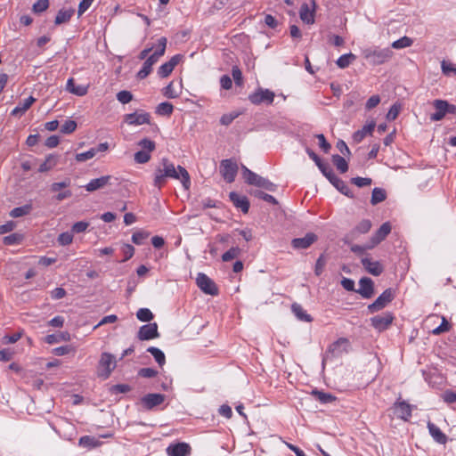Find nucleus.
<instances>
[{"mask_svg":"<svg viewBox=\"0 0 456 456\" xmlns=\"http://www.w3.org/2000/svg\"><path fill=\"white\" fill-rule=\"evenodd\" d=\"M220 173L227 183H232L238 173L237 163L230 159L222 160Z\"/></svg>","mask_w":456,"mask_h":456,"instance_id":"39448f33","label":"nucleus"},{"mask_svg":"<svg viewBox=\"0 0 456 456\" xmlns=\"http://www.w3.org/2000/svg\"><path fill=\"white\" fill-rule=\"evenodd\" d=\"M361 263L365 270L374 276L380 275L384 271L383 266L379 261H372L370 258L363 257Z\"/></svg>","mask_w":456,"mask_h":456,"instance_id":"412c9836","label":"nucleus"},{"mask_svg":"<svg viewBox=\"0 0 456 456\" xmlns=\"http://www.w3.org/2000/svg\"><path fill=\"white\" fill-rule=\"evenodd\" d=\"M450 330V324L447 322L445 317H442V323L436 329L433 330L432 333L434 335H440L444 332H446Z\"/></svg>","mask_w":456,"mask_h":456,"instance_id":"680f3d73","label":"nucleus"},{"mask_svg":"<svg viewBox=\"0 0 456 456\" xmlns=\"http://www.w3.org/2000/svg\"><path fill=\"white\" fill-rule=\"evenodd\" d=\"M31 210H32V206L30 204H26L21 207L14 208L10 212V216H12L13 218L21 217V216L28 215L31 212Z\"/></svg>","mask_w":456,"mask_h":456,"instance_id":"e433bc0d","label":"nucleus"},{"mask_svg":"<svg viewBox=\"0 0 456 456\" xmlns=\"http://www.w3.org/2000/svg\"><path fill=\"white\" fill-rule=\"evenodd\" d=\"M174 110V106L167 102H161L158 105L156 113L161 116H169Z\"/></svg>","mask_w":456,"mask_h":456,"instance_id":"79ce46f5","label":"nucleus"},{"mask_svg":"<svg viewBox=\"0 0 456 456\" xmlns=\"http://www.w3.org/2000/svg\"><path fill=\"white\" fill-rule=\"evenodd\" d=\"M338 191H339L342 194L349 197L354 198V194L352 193L350 188L347 186V184L340 179L338 176L332 181L331 183Z\"/></svg>","mask_w":456,"mask_h":456,"instance_id":"2f4dec72","label":"nucleus"},{"mask_svg":"<svg viewBox=\"0 0 456 456\" xmlns=\"http://www.w3.org/2000/svg\"><path fill=\"white\" fill-rule=\"evenodd\" d=\"M395 297V291L392 288L387 289L378 298L368 305L370 314L376 313L385 308Z\"/></svg>","mask_w":456,"mask_h":456,"instance_id":"20e7f679","label":"nucleus"},{"mask_svg":"<svg viewBox=\"0 0 456 456\" xmlns=\"http://www.w3.org/2000/svg\"><path fill=\"white\" fill-rule=\"evenodd\" d=\"M49 6V0H37L32 7L35 13H40L45 11Z\"/></svg>","mask_w":456,"mask_h":456,"instance_id":"4d7b16f0","label":"nucleus"},{"mask_svg":"<svg viewBox=\"0 0 456 456\" xmlns=\"http://www.w3.org/2000/svg\"><path fill=\"white\" fill-rule=\"evenodd\" d=\"M375 126L376 123L374 121H371L370 123L365 125L361 130H358L354 134V141L356 142H360L367 134H371Z\"/></svg>","mask_w":456,"mask_h":456,"instance_id":"bb28decb","label":"nucleus"},{"mask_svg":"<svg viewBox=\"0 0 456 456\" xmlns=\"http://www.w3.org/2000/svg\"><path fill=\"white\" fill-rule=\"evenodd\" d=\"M241 169H242V176H243V179L245 180V182L248 184L255 185V186L257 187V185L259 184V181L262 178V176H260L259 175H257V174L254 173L253 171L249 170L244 165L241 166Z\"/></svg>","mask_w":456,"mask_h":456,"instance_id":"a878e982","label":"nucleus"},{"mask_svg":"<svg viewBox=\"0 0 456 456\" xmlns=\"http://www.w3.org/2000/svg\"><path fill=\"white\" fill-rule=\"evenodd\" d=\"M117 366L115 356L110 353L104 352L101 354L98 366V377L107 379Z\"/></svg>","mask_w":456,"mask_h":456,"instance_id":"f03ea898","label":"nucleus"},{"mask_svg":"<svg viewBox=\"0 0 456 456\" xmlns=\"http://www.w3.org/2000/svg\"><path fill=\"white\" fill-rule=\"evenodd\" d=\"M240 253V249L238 247L231 248L228 251L223 254L222 260L224 262L231 261L236 258Z\"/></svg>","mask_w":456,"mask_h":456,"instance_id":"09e8293b","label":"nucleus"},{"mask_svg":"<svg viewBox=\"0 0 456 456\" xmlns=\"http://www.w3.org/2000/svg\"><path fill=\"white\" fill-rule=\"evenodd\" d=\"M117 99L123 104H126L133 100V94L131 92L123 90L117 94Z\"/></svg>","mask_w":456,"mask_h":456,"instance_id":"6e6d98bb","label":"nucleus"},{"mask_svg":"<svg viewBox=\"0 0 456 456\" xmlns=\"http://www.w3.org/2000/svg\"><path fill=\"white\" fill-rule=\"evenodd\" d=\"M22 236L18 233H12L4 238V242L5 245H14L18 244L21 241Z\"/></svg>","mask_w":456,"mask_h":456,"instance_id":"bf43d9fd","label":"nucleus"},{"mask_svg":"<svg viewBox=\"0 0 456 456\" xmlns=\"http://www.w3.org/2000/svg\"><path fill=\"white\" fill-rule=\"evenodd\" d=\"M73 14H74L73 9H68V10L61 9L55 17L54 23L56 25H61L62 23H66L71 19Z\"/></svg>","mask_w":456,"mask_h":456,"instance_id":"7c9ffc66","label":"nucleus"},{"mask_svg":"<svg viewBox=\"0 0 456 456\" xmlns=\"http://www.w3.org/2000/svg\"><path fill=\"white\" fill-rule=\"evenodd\" d=\"M58 162V156L53 154H49L45 161L40 165L38 171L41 173L47 172L53 168Z\"/></svg>","mask_w":456,"mask_h":456,"instance_id":"c756f323","label":"nucleus"},{"mask_svg":"<svg viewBox=\"0 0 456 456\" xmlns=\"http://www.w3.org/2000/svg\"><path fill=\"white\" fill-rule=\"evenodd\" d=\"M77 128V123L74 120H66L61 127V132L63 134H70Z\"/></svg>","mask_w":456,"mask_h":456,"instance_id":"e2e57ef3","label":"nucleus"},{"mask_svg":"<svg viewBox=\"0 0 456 456\" xmlns=\"http://www.w3.org/2000/svg\"><path fill=\"white\" fill-rule=\"evenodd\" d=\"M364 298H370L374 295V282L369 277H363L359 281V289L355 290Z\"/></svg>","mask_w":456,"mask_h":456,"instance_id":"dca6fc26","label":"nucleus"},{"mask_svg":"<svg viewBox=\"0 0 456 456\" xmlns=\"http://www.w3.org/2000/svg\"><path fill=\"white\" fill-rule=\"evenodd\" d=\"M138 375L142 378H154L158 375V370L153 368H142L139 370Z\"/></svg>","mask_w":456,"mask_h":456,"instance_id":"69168bd1","label":"nucleus"},{"mask_svg":"<svg viewBox=\"0 0 456 456\" xmlns=\"http://www.w3.org/2000/svg\"><path fill=\"white\" fill-rule=\"evenodd\" d=\"M413 40L406 36L401 37L400 39L393 42L392 47L395 49H402L405 47H409L412 45Z\"/></svg>","mask_w":456,"mask_h":456,"instance_id":"c03bdc74","label":"nucleus"},{"mask_svg":"<svg viewBox=\"0 0 456 456\" xmlns=\"http://www.w3.org/2000/svg\"><path fill=\"white\" fill-rule=\"evenodd\" d=\"M347 345L348 340L346 338H338L337 341H335L329 346L323 358V362H325L330 357H336L341 355L344 352L346 351V347L347 346Z\"/></svg>","mask_w":456,"mask_h":456,"instance_id":"9d476101","label":"nucleus"},{"mask_svg":"<svg viewBox=\"0 0 456 456\" xmlns=\"http://www.w3.org/2000/svg\"><path fill=\"white\" fill-rule=\"evenodd\" d=\"M401 107L399 103L393 104L387 114V119L390 121L395 120L400 113Z\"/></svg>","mask_w":456,"mask_h":456,"instance_id":"5fc2aeb1","label":"nucleus"},{"mask_svg":"<svg viewBox=\"0 0 456 456\" xmlns=\"http://www.w3.org/2000/svg\"><path fill=\"white\" fill-rule=\"evenodd\" d=\"M71 183L69 178H66L61 182L53 183L50 186V191L52 192H60L62 189L68 188Z\"/></svg>","mask_w":456,"mask_h":456,"instance_id":"a18cd8bd","label":"nucleus"},{"mask_svg":"<svg viewBox=\"0 0 456 456\" xmlns=\"http://www.w3.org/2000/svg\"><path fill=\"white\" fill-rule=\"evenodd\" d=\"M197 286L206 294L216 296L218 294V288L216 283L205 273H199L196 278Z\"/></svg>","mask_w":456,"mask_h":456,"instance_id":"423d86ee","label":"nucleus"},{"mask_svg":"<svg viewBox=\"0 0 456 456\" xmlns=\"http://www.w3.org/2000/svg\"><path fill=\"white\" fill-rule=\"evenodd\" d=\"M387 199V192L382 188H374L371 193L370 203L375 206Z\"/></svg>","mask_w":456,"mask_h":456,"instance_id":"72a5a7b5","label":"nucleus"},{"mask_svg":"<svg viewBox=\"0 0 456 456\" xmlns=\"http://www.w3.org/2000/svg\"><path fill=\"white\" fill-rule=\"evenodd\" d=\"M36 99L32 96L28 97L23 101L22 103H20L15 109L12 110V115L23 114L26 110H28Z\"/></svg>","mask_w":456,"mask_h":456,"instance_id":"f704fd0d","label":"nucleus"},{"mask_svg":"<svg viewBox=\"0 0 456 456\" xmlns=\"http://www.w3.org/2000/svg\"><path fill=\"white\" fill-rule=\"evenodd\" d=\"M433 106L436 109V112L430 116V119L432 121H440L446 114H450L451 103L445 100H435L433 102Z\"/></svg>","mask_w":456,"mask_h":456,"instance_id":"6e6552de","label":"nucleus"},{"mask_svg":"<svg viewBox=\"0 0 456 456\" xmlns=\"http://www.w3.org/2000/svg\"><path fill=\"white\" fill-rule=\"evenodd\" d=\"M122 252L124 254V258L119 262H126L134 256V248L130 244H124L122 247Z\"/></svg>","mask_w":456,"mask_h":456,"instance_id":"13d9d810","label":"nucleus"},{"mask_svg":"<svg viewBox=\"0 0 456 456\" xmlns=\"http://www.w3.org/2000/svg\"><path fill=\"white\" fill-rule=\"evenodd\" d=\"M150 233L144 231L134 232L132 235V241L136 245H141L149 237Z\"/></svg>","mask_w":456,"mask_h":456,"instance_id":"3c124183","label":"nucleus"},{"mask_svg":"<svg viewBox=\"0 0 456 456\" xmlns=\"http://www.w3.org/2000/svg\"><path fill=\"white\" fill-rule=\"evenodd\" d=\"M363 57L372 65H380L388 61L393 52L388 49H365L362 52Z\"/></svg>","mask_w":456,"mask_h":456,"instance_id":"7ed1b4c3","label":"nucleus"},{"mask_svg":"<svg viewBox=\"0 0 456 456\" xmlns=\"http://www.w3.org/2000/svg\"><path fill=\"white\" fill-rule=\"evenodd\" d=\"M136 317L141 322H151L153 319V314L148 308H140L136 313Z\"/></svg>","mask_w":456,"mask_h":456,"instance_id":"49530a36","label":"nucleus"},{"mask_svg":"<svg viewBox=\"0 0 456 456\" xmlns=\"http://www.w3.org/2000/svg\"><path fill=\"white\" fill-rule=\"evenodd\" d=\"M131 391V387L126 384H117L110 387V393L111 395L125 394Z\"/></svg>","mask_w":456,"mask_h":456,"instance_id":"de8ad7c7","label":"nucleus"},{"mask_svg":"<svg viewBox=\"0 0 456 456\" xmlns=\"http://www.w3.org/2000/svg\"><path fill=\"white\" fill-rule=\"evenodd\" d=\"M147 352H149L150 354H152V356L154 357L155 361L159 365V367H162L165 364L166 356L160 349L154 347V346H150L147 349Z\"/></svg>","mask_w":456,"mask_h":456,"instance_id":"58836bf2","label":"nucleus"},{"mask_svg":"<svg viewBox=\"0 0 456 456\" xmlns=\"http://www.w3.org/2000/svg\"><path fill=\"white\" fill-rule=\"evenodd\" d=\"M159 61V59L153 54L150 55L145 61L142 69L138 71L136 77L139 79H144L151 72L152 66Z\"/></svg>","mask_w":456,"mask_h":456,"instance_id":"5701e85b","label":"nucleus"},{"mask_svg":"<svg viewBox=\"0 0 456 456\" xmlns=\"http://www.w3.org/2000/svg\"><path fill=\"white\" fill-rule=\"evenodd\" d=\"M428 428L430 436L433 437V439L436 443L441 444H446L447 436L440 430V428L438 427H436L431 421H428Z\"/></svg>","mask_w":456,"mask_h":456,"instance_id":"b1692460","label":"nucleus"},{"mask_svg":"<svg viewBox=\"0 0 456 456\" xmlns=\"http://www.w3.org/2000/svg\"><path fill=\"white\" fill-rule=\"evenodd\" d=\"M371 225L372 224H371L370 220L363 219L352 231V234H354V233H362V234L367 233L370 230Z\"/></svg>","mask_w":456,"mask_h":456,"instance_id":"ea45409f","label":"nucleus"},{"mask_svg":"<svg viewBox=\"0 0 456 456\" xmlns=\"http://www.w3.org/2000/svg\"><path fill=\"white\" fill-rule=\"evenodd\" d=\"M332 163L341 174H344L348 170V164L346 160L338 154L332 156Z\"/></svg>","mask_w":456,"mask_h":456,"instance_id":"473e14b6","label":"nucleus"},{"mask_svg":"<svg viewBox=\"0 0 456 456\" xmlns=\"http://www.w3.org/2000/svg\"><path fill=\"white\" fill-rule=\"evenodd\" d=\"M150 114L147 112L142 113H129L125 115V121L129 125H142L150 123Z\"/></svg>","mask_w":456,"mask_h":456,"instance_id":"aec40b11","label":"nucleus"},{"mask_svg":"<svg viewBox=\"0 0 456 456\" xmlns=\"http://www.w3.org/2000/svg\"><path fill=\"white\" fill-rule=\"evenodd\" d=\"M274 93L268 89H258L248 96L249 101L256 105L265 102L271 104L274 99Z\"/></svg>","mask_w":456,"mask_h":456,"instance_id":"0eeeda50","label":"nucleus"},{"mask_svg":"<svg viewBox=\"0 0 456 456\" xmlns=\"http://www.w3.org/2000/svg\"><path fill=\"white\" fill-rule=\"evenodd\" d=\"M159 337L156 322L142 325L137 333L139 340H150Z\"/></svg>","mask_w":456,"mask_h":456,"instance_id":"9b49d317","label":"nucleus"},{"mask_svg":"<svg viewBox=\"0 0 456 456\" xmlns=\"http://www.w3.org/2000/svg\"><path fill=\"white\" fill-rule=\"evenodd\" d=\"M95 156L94 151L91 148L89 151L82 153H77L75 157L77 162H84L93 159Z\"/></svg>","mask_w":456,"mask_h":456,"instance_id":"052dcab7","label":"nucleus"},{"mask_svg":"<svg viewBox=\"0 0 456 456\" xmlns=\"http://www.w3.org/2000/svg\"><path fill=\"white\" fill-rule=\"evenodd\" d=\"M393 320V314L387 312L381 315H376L370 318V323L377 330L383 331L388 329V327L392 324Z\"/></svg>","mask_w":456,"mask_h":456,"instance_id":"1a4fd4ad","label":"nucleus"},{"mask_svg":"<svg viewBox=\"0 0 456 456\" xmlns=\"http://www.w3.org/2000/svg\"><path fill=\"white\" fill-rule=\"evenodd\" d=\"M259 188H263L269 191H275L277 186L273 183L270 182L266 178L262 177L259 181V184L257 185Z\"/></svg>","mask_w":456,"mask_h":456,"instance_id":"338daca9","label":"nucleus"},{"mask_svg":"<svg viewBox=\"0 0 456 456\" xmlns=\"http://www.w3.org/2000/svg\"><path fill=\"white\" fill-rule=\"evenodd\" d=\"M249 193L252 196H254L256 198H258V199H261V200H265V201H266L268 203H271L273 205H277L278 204V201H277V200L274 197H273L270 194H267V193L264 192L261 190H258V189L251 190L249 191Z\"/></svg>","mask_w":456,"mask_h":456,"instance_id":"c9c22d12","label":"nucleus"},{"mask_svg":"<svg viewBox=\"0 0 456 456\" xmlns=\"http://www.w3.org/2000/svg\"><path fill=\"white\" fill-rule=\"evenodd\" d=\"M165 401V395L162 394H148L142 397L141 403L145 410H151L160 405Z\"/></svg>","mask_w":456,"mask_h":456,"instance_id":"2eb2a0df","label":"nucleus"},{"mask_svg":"<svg viewBox=\"0 0 456 456\" xmlns=\"http://www.w3.org/2000/svg\"><path fill=\"white\" fill-rule=\"evenodd\" d=\"M311 7L308 4L304 3L300 6L299 10V17L301 20L306 24H314V13H315V0H310Z\"/></svg>","mask_w":456,"mask_h":456,"instance_id":"ddd939ff","label":"nucleus"},{"mask_svg":"<svg viewBox=\"0 0 456 456\" xmlns=\"http://www.w3.org/2000/svg\"><path fill=\"white\" fill-rule=\"evenodd\" d=\"M241 169H242V176H243V179L245 180V182L248 184L255 185V186L257 187V185L259 184V181L262 178V176H260L259 175H257V174L254 173L253 171L249 170L244 165L241 166Z\"/></svg>","mask_w":456,"mask_h":456,"instance_id":"393cba45","label":"nucleus"},{"mask_svg":"<svg viewBox=\"0 0 456 456\" xmlns=\"http://www.w3.org/2000/svg\"><path fill=\"white\" fill-rule=\"evenodd\" d=\"M73 240V235L70 232H62L58 237V242L62 245H69Z\"/></svg>","mask_w":456,"mask_h":456,"instance_id":"774afa93","label":"nucleus"},{"mask_svg":"<svg viewBox=\"0 0 456 456\" xmlns=\"http://www.w3.org/2000/svg\"><path fill=\"white\" fill-rule=\"evenodd\" d=\"M442 71L445 76H456V65L446 61L441 62Z\"/></svg>","mask_w":456,"mask_h":456,"instance_id":"37998d69","label":"nucleus"},{"mask_svg":"<svg viewBox=\"0 0 456 456\" xmlns=\"http://www.w3.org/2000/svg\"><path fill=\"white\" fill-rule=\"evenodd\" d=\"M70 335L68 331H60L56 334L47 335L45 341L48 344H56L61 341H69Z\"/></svg>","mask_w":456,"mask_h":456,"instance_id":"cd10ccee","label":"nucleus"},{"mask_svg":"<svg viewBox=\"0 0 456 456\" xmlns=\"http://www.w3.org/2000/svg\"><path fill=\"white\" fill-rule=\"evenodd\" d=\"M162 167L156 169L154 185L160 189L167 182V178L180 179L185 190L191 186V178L188 171L182 166L175 167L167 159L161 160Z\"/></svg>","mask_w":456,"mask_h":456,"instance_id":"f257e3e1","label":"nucleus"},{"mask_svg":"<svg viewBox=\"0 0 456 456\" xmlns=\"http://www.w3.org/2000/svg\"><path fill=\"white\" fill-rule=\"evenodd\" d=\"M312 395L322 403H329L336 400V397L331 394L324 393L317 389L313 390Z\"/></svg>","mask_w":456,"mask_h":456,"instance_id":"4c0bfd02","label":"nucleus"},{"mask_svg":"<svg viewBox=\"0 0 456 456\" xmlns=\"http://www.w3.org/2000/svg\"><path fill=\"white\" fill-rule=\"evenodd\" d=\"M167 38L162 37L158 41V49L152 53L158 59H159L162 55H164L166 47H167Z\"/></svg>","mask_w":456,"mask_h":456,"instance_id":"603ef678","label":"nucleus"},{"mask_svg":"<svg viewBox=\"0 0 456 456\" xmlns=\"http://www.w3.org/2000/svg\"><path fill=\"white\" fill-rule=\"evenodd\" d=\"M151 159V153L145 151H139L134 154V161L138 164H145Z\"/></svg>","mask_w":456,"mask_h":456,"instance_id":"864d4df0","label":"nucleus"},{"mask_svg":"<svg viewBox=\"0 0 456 456\" xmlns=\"http://www.w3.org/2000/svg\"><path fill=\"white\" fill-rule=\"evenodd\" d=\"M166 451L168 456H188L191 449L187 443H176L171 444Z\"/></svg>","mask_w":456,"mask_h":456,"instance_id":"f3484780","label":"nucleus"},{"mask_svg":"<svg viewBox=\"0 0 456 456\" xmlns=\"http://www.w3.org/2000/svg\"><path fill=\"white\" fill-rule=\"evenodd\" d=\"M229 198L233 205L237 208H240L244 214L248 212L249 201L246 196H241L235 191H232L229 194Z\"/></svg>","mask_w":456,"mask_h":456,"instance_id":"4be33fe9","label":"nucleus"},{"mask_svg":"<svg viewBox=\"0 0 456 456\" xmlns=\"http://www.w3.org/2000/svg\"><path fill=\"white\" fill-rule=\"evenodd\" d=\"M112 180L111 175H103L99 178L91 180L86 186V190L89 192L104 188L106 185L110 184Z\"/></svg>","mask_w":456,"mask_h":456,"instance_id":"6ab92c4d","label":"nucleus"},{"mask_svg":"<svg viewBox=\"0 0 456 456\" xmlns=\"http://www.w3.org/2000/svg\"><path fill=\"white\" fill-rule=\"evenodd\" d=\"M391 232V224L388 222L384 223L378 231L371 236L370 240V244L367 245L368 248H372L378 244H379L382 240L386 239V237Z\"/></svg>","mask_w":456,"mask_h":456,"instance_id":"f8f14e48","label":"nucleus"},{"mask_svg":"<svg viewBox=\"0 0 456 456\" xmlns=\"http://www.w3.org/2000/svg\"><path fill=\"white\" fill-rule=\"evenodd\" d=\"M291 310L298 320L306 322H310L313 321V318L311 317V315L305 313V311L303 309L301 305H299L297 303L292 304Z\"/></svg>","mask_w":456,"mask_h":456,"instance_id":"c85d7f7f","label":"nucleus"},{"mask_svg":"<svg viewBox=\"0 0 456 456\" xmlns=\"http://www.w3.org/2000/svg\"><path fill=\"white\" fill-rule=\"evenodd\" d=\"M138 146L142 147V151H145L150 153L155 151L156 148L155 142L148 138H143L139 141Z\"/></svg>","mask_w":456,"mask_h":456,"instance_id":"8fccbe9b","label":"nucleus"},{"mask_svg":"<svg viewBox=\"0 0 456 456\" xmlns=\"http://www.w3.org/2000/svg\"><path fill=\"white\" fill-rule=\"evenodd\" d=\"M355 59L356 56L353 53L343 54L338 59L337 65L340 69H345L348 67Z\"/></svg>","mask_w":456,"mask_h":456,"instance_id":"a19ab883","label":"nucleus"},{"mask_svg":"<svg viewBox=\"0 0 456 456\" xmlns=\"http://www.w3.org/2000/svg\"><path fill=\"white\" fill-rule=\"evenodd\" d=\"M232 78L237 86H241L243 83L242 72L238 66H233L232 69Z\"/></svg>","mask_w":456,"mask_h":456,"instance_id":"0e129e2a","label":"nucleus"},{"mask_svg":"<svg viewBox=\"0 0 456 456\" xmlns=\"http://www.w3.org/2000/svg\"><path fill=\"white\" fill-rule=\"evenodd\" d=\"M394 409L398 418L407 421L411 417V406L405 401H397L394 403Z\"/></svg>","mask_w":456,"mask_h":456,"instance_id":"a211bd4d","label":"nucleus"},{"mask_svg":"<svg viewBox=\"0 0 456 456\" xmlns=\"http://www.w3.org/2000/svg\"><path fill=\"white\" fill-rule=\"evenodd\" d=\"M318 237L314 232H308L303 238H295L291 240V246L295 249H305L317 240Z\"/></svg>","mask_w":456,"mask_h":456,"instance_id":"4468645a","label":"nucleus"}]
</instances>
